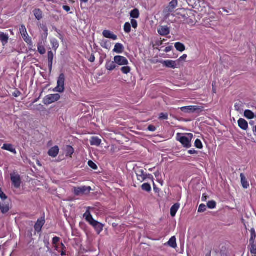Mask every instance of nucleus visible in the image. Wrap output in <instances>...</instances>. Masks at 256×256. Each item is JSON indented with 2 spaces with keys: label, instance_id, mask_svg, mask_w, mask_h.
Wrapping results in <instances>:
<instances>
[{
  "label": "nucleus",
  "instance_id": "1",
  "mask_svg": "<svg viewBox=\"0 0 256 256\" xmlns=\"http://www.w3.org/2000/svg\"><path fill=\"white\" fill-rule=\"evenodd\" d=\"M193 138L192 134H185L178 133L176 134V140L186 148H190L192 146L191 142Z\"/></svg>",
  "mask_w": 256,
  "mask_h": 256
},
{
  "label": "nucleus",
  "instance_id": "2",
  "mask_svg": "<svg viewBox=\"0 0 256 256\" xmlns=\"http://www.w3.org/2000/svg\"><path fill=\"white\" fill-rule=\"evenodd\" d=\"M250 239V252L252 256H256V233L254 228H251Z\"/></svg>",
  "mask_w": 256,
  "mask_h": 256
},
{
  "label": "nucleus",
  "instance_id": "3",
  "mask_svg": "<svg viewBox=\"0 0 256 256\" xmlns=\"http://www.w3.org/2000/svg\"><path fill=\"white\" fill-rule=\"evenodd\" d=\"M180 110L186 114L200 112L203 110L204 108L198 106H189L179 108Z\"/></svg>",
  "mask_w": 256,
  "mask_h": 256
},
{
  "label": "nucleus",
  "instance_id": "4",
  "mask_svg": "<svg viewBox=\"0 0 256 256\" xmlns=\"http://www.w3.org/2000/svg\"><path fill=\"white\" fill-rule=\"evenodd\" d=\"M177 0H172L169 4L164 9L163 11V14L165 18H168L170 16V14L174 11V8L178 6Z\"/></svg>",
  "mask_w": 256,
  "mask_h": 256
},
{
  "label": "nucleus",
  "instance_id": "5",
  "mask_svg": "<svg viewBox=\"0 0 256 256\" xmlns=\"http://www.w3.org/2000/svg\"><path fill=\"white\" fill-rule=\"evenodd\" d=\"M65 76L64 74H60L57 81V86L54 88V91L63 92L64 90Z\"/></svg>",
  "mask_w": 256,
  "mask_h": 256
},
{
  "label": "nucleus",
  "instance_id": "6",
  "mask_svg": "<svg viewBox=\"0 0 256 256\" xmlns=\"http://www.w3.org/2000/svg\"><path fill=\"white\" fill-rule=\"evenodd\" d=\"M92 190L90 186H83L81 187H74L73 192L75 196H78L80 194H88Z\"/></svg>",
  "mask_w": 256,
  "mask_h": 256
},
{
  "label": "nucleus",
  "instance_id": "7",
  "mask_svg": "<svg viewBox=\"0 0 256 256\" xmlns=\"http://www.w3.org/2000/svg\"><path fill=\"white\" fill-rule=\"evenodd\" d=\"M60 98L59 94H50L46 96L43 102L46 105L50 104L53 102L58 101Z\"/></svg>",
  "mask_w": 256,
  "mask_h": 256
},
{
  "label": "nucleus",
  "instance_id": "8",
  "mask_svg": "<svg viewBox=\"0 0 256 256\" xmlns=\"http://www.w3.org/2000/svg\"><path fill=\"white\" fill-rule=\"evenodd\" d=\"M10 176L12 186L16 188H20L22 183L20 175L17 172H14L10 174Z\"/></svg>",
  "mask_w": 256,
  "mask_h": 256
},
{
  "label": "nucleus",
  "instance_id": "9",
  "mask_svg": "<svg viewBox=\"0 0 256 256\" xmlns=\"http://www.w3.org/2000/svg\"><path fill=\"white\" fill-rule=\"evenodd\" d=\"M20 33L24 42L28 45L32 46V38L28 36L26 26L22 24L20 28Z\"/></svg>",
  "mask_w": 256,
  "mask_h": 256
},
{
  "label": "nucleus",
  "instance_id": "10",
  "mask_svg": "<svg viewBox=\"0 0 256 256\" xmlns=\"http://www.w3.org/2000/svg\"><path fill=\"white\" fill-rule=\"evenodd\" d=\"M114 60L116 64L119 66H127L128 64V61L126 58L121 56H116L114 57Z\"/></svg>",
  "mask_w": 256,
  "mask_h": 256
},
{
  "label": "nucleus",
  "instance_id": "11",
  "mask_svg": "<svg viewBox=\"0 0 256 256\" xmlns=\"http://www.w3.org/2000/svg\"><path fill=\"white\" fill-rule=\"evenodd\" d=\"M46 222L44 217H42L38 219L34 226L36 232H41L42 226Z\"/></svg>",
  "mask_w": 256,
  "mask_h": 256
},
{
  "label": "nucleus",
  "instance_id": "12",
  "mask_svg": "<svg viewBox=\"0 0 256 256\" xmlns=\"http://www.w3.org/2000/svg\"><path fill=\"white\" fill-rule=\"evenodd\" d=\"M136 174L137 179L140 182H142L147 178V174H144V170L142 169L138 168L136 170Z\"/></svg>",
  "mask_w": 256,
  "mask_h": 256
},
{
  "label": "nucleus",
  "instance_id": "13",
  "mask_svg": "<svg viewBox=\"0 0 256 256\" xmlns=\"http://www.w3.org/2000/svg\"><path fill=\"white\" fill-rule=\"evenodd\" d=\"M0 210L3 214L7 213L10 210L9 203L6 201L0 202Z\"/></svg>",
  "mask_w": 256,
  "mask_h": 256
},
{
  "label": "nucleus",
  "instance_id": "14",
  "mask_svg": "<svg viewBox=\"0 0 256 256\" xmlns=\"http://www.w3.org/2000/svg\"><path fill=\"white\" fill-rule=\"evenodd\" d=\"M164 66H165L168 68H176V61L172 60H166L161 62Z\"/></svg>",
  "mask_w": 256,
  "mask_h": 256
},
{
  "label": "nucleus",
  "instance_id": "15",
  "mask_svg": "<svg viewBox=\"0 0 256 256\" xmlns=\"http://www.w3.org/2000/svg\"><path fill=\"white\" fill-rule=\"evenodd\" d=\"M54 57V54L52 50L48 51V60L49 71L51 72L52 68L53 60Z\"/></svg>",
  "mask_w": 256,
  "mask_h": 256
},
{
  "label": "nucleus",
  "instance_id": "16",
  "mask_svg": "<svg viewBox=\"0 0 256 256\" xmlns=\"http://www.w3.org/2000/svg\"><path fill=\"white\" fill-rule=\"evenodd\" d=\"M117 66L115 62V61H112L111 60H107L105 68H106L109 70V71H112L116 68Z\"/></svg>",
  "mask_w": 256,
  "mask_h": 256
},
{
  "label": "nucleus",
  "instance_id": "17",
  "mask_svg": "<svg viewBox=\"0 0 256 256\" xmlns=\"http://www.w3.org/2000/svg\"><path fill=\"white\" fill-rule=\"evenodd\" d=\"M92 226L94 228L98 234H100L103 230L104 225L96 220L94 222Z\"/></svg>",
  "mask_w": 256,
  "mask_h": 256
},
{
  "label": "nucleus",
  "instance_id": "18",
  "mask_svg": "<svg viewBox=\"0 0 256 256\" xmlns=\"http://www.w3.org/2000/svg\"><path fill=\"white\" fill-rule=\"evenodd\" d=\"M104 36L106 38H110L112 40H116L118 36L108 30H104L102 32Z\"/></svg>",
  "mask_w": 256,
  "mask_h": 256
},
{
  "label": "nucleus",
  "instance_id": "19",
  "mask_svg": "<svg viewBox=\"0 0 256 256\" xmlns=\"http://www.w3.org/2000/svg\"><path fill=\"white\" fill-rule=\"evenodd\" d=\"M59 150L58 146H54L49 150L48 154L52 158H56L58 155Z\"/></svg>",
  "mask_w": 256,
  "mask_h": 256
},
{
  "label": "nucleus",
  "instance_id": "20",
  "mask_svg": "<svg viewBox=\"0 0 256 256\" xmlns=\"http://www.w3.org/2000/svg\"><path fill=\"white\" fill-rule=\"evenodd\" d=\"M158 33L162 36H166L170 34V30L167 26H162L158 30Z\"/></svg>",
  "mask_w": 256,
  "mask_h": 256
},
{
  "label": "nucleus",
  "instance_id": "21",
  "mask_svg": "<svg viewBox=\"0 0 256 256\" xmlns=\"http://www.w3.org/2000/svg\"><path fill=\"white\" fill-rule=\"evenodd\" d=\"M238 126L242 130H246L248 128V123L244 118H240L238 122Z\"/></svg>",
  "mask_w": 256,
  "mask_h": 256
},
{
  "label": "nucleus",
  "instance_id": "22",
  "mask_svg": "<svg viewBox=\"0 0 256 256\" xmlns=\"http://www.w3.org/2000/svg\"><path fill=\"white\" fill-rule=\"evenodd\" d=\"M32 13L36 18L40 20L43 18V12L40 8H35L33 10Z\"/></svg>",
  "mask_w": 256,
  "mask_h": 256
},
{
  "label": "nucleus",
  "instance_id": "23",
  "mask_svg": "<svg viewBox=\"0 0 256 256\" xmlns=\"http://www.w3.org/2000/svg\"><path fill=\"white\" fill-rule=\"evenodd\" d=\"M9 39L8 34H4L3 32H0V41L1 42L3 46H4L8 44Z\"/></svg>",
  "mask_w": 256,
  "mask_h": 256
},
{
  "label": "nucleus",
  "instance_id": "24",
  "mask_svg": "<svg viewBox=\"0 0 256 256\" xmlns=\"http://www.w3.org/2000/svg\"><path fill=\"white\" fill-rule=\"evenodd\" d=\"M240 178L242 186L244 188L247 189L248 188H249L250 184L244 174L242 173L240 174Z\"/></svg>",
  "mask_w": 256,
  "mask_h": 256
},
{
  "label": "nucleus",
  "instance_id": "25",
  "mask_svg": "<svg viewBox=\"0 0 256 256\" xmlns=\"http://www.w3.org/2000/svg\"><path fill=\"white\" fill-rule=\"evenodd\" d=\"M84 217L85 218L86 221L88 222L90 225H92L93 222L96 220L92 218V216L89 210H87L84 214Z\"/></svg>",
  "mask_w": 256,
  "mask_h": 256
},
{
  "label": "nucleus",
  "instance_id": "26",
  "mask_svg": "<svg viewBox=\"0 0 256 256\" xmlns=\"http://www.w3.org/2000/svg\"><path fill=\"white\" fill-rule=\"evenodd\" d=\"M124 46L120 43H116L114 46L113 52L117 54H122L124 52Z\"/></svg>",
  "mask_w": 256,
  "mask_h": 256
},
{
  "label": "nucleus",
  "instance_id": "27",
  "mask_svg": "<svg viewBox=\"0 0 256 256\" xmlns=\"http://www.w3.org/2000/svg\"><path fill=\"white\" fill-rule=\"evenodd\" d=\"M2 148L4 150L9 151L13 154L16 153V149L12 144H4Z\"/></svg>",
  "mask_w": 256,
  "mask_h": 256
},
{
  "label": "nucleus",
  "instance_id": "28",
  "mask_svg": "<svg viewBox=\"0 0 256 256\" xmlns=\"http://www.w3.org/2000/svg\"><path fill=\"white\" fill-rule=\"evenodd\" d=\"M180 204L179 203H176L174 204L170 208V215L172 217L176 216V214L180 208Z\"/></svg>",
  "mask_w": 256,
  "mask_h": 256
},
{
  "label": "nucleus",
  "instance_id": "29",
  "mask_svg": "<svg viewBox=\"0 0 256 256\" xmlns=\"http://www.w3.org/2000/svg\"><path fill=\"white\" fill-rule=\"evenodd\" d=\"M102 142V140L98 137L93 136L90 140V144L92 146H99Z\"/></svg>",
  "mask_w": 256,
  "mask_h": 256
},
{
  "label": "nucleus",
  "instance_id": "30",
  "mask_svg": "<svg viewBox=\"0 0 256 256\" xmlns=\"http://www.w3.org/2000/svg\"><path fill=\"white\" fill-rule=\"evenodd\" d=\"M174 46L176 50L180 52H182L186 50L184 45L180 42H177L175 43Z\"/></svg>",
  "mask_w": 256,
  "mask_h": 256
},
{
  "label": "nucleus",
  "instance_id": "31",
  "mask_svg": "<svg viewBox=\"0 0 256 256\" xmlns=\"http://www.w3.org/2000/svg\"><path fill=\"white\" fill-rule=\"evenodd\" d=\"M244 116L248 119H252L255 117V114L252 111L246 110L244 112Z\"/></svg>",
  "mask_w": 256,
  "mask_h": 256
},
{
  "label": "nucleus",
  "instance_id": "32",
  "mask_svg": "<svg viewBox=\"0 0 256 256\" xmlns=\"http://www.w3.org/2000/svg\"><path fill=\"white\" fill-rule=\"evenodd\" d=\"M168 244L170 247L172 248H176L177 246V244L176 242V238L174 236H172L168 242Z\"/></svg>",
  "mask_w": 256,
  "mask_h": 256
},
{
  "label": "nucleus",
  "instance_id": "33",
  "mask_svg": "<svg viewBox=\"0 0 256 256\" xmlns=\"http://www.w3.org/2000/svg\"><path fill=\"white\" fill-rule=\"evenodd\" d=\"M130 16L133 18H138L140 16V12L138 9L134 8L130 13Z\"/></svg>",
  "mask_w": 256,
  "mask_h": 256
},
{
  "label": "nucleus",
  "instance_id": "34",
  "mask_svg": "<svg viewBox=\"0 0 256 256\" xmlns=\"http://www.w3.org/2000/svg\"><path fill=\"white\" fill-rule=\"evenodd\" d=\"M50 43L53 50L56 52L59 46V43L58 40L56 38H52L50 40Z\"/></svg>",
  "mask_w": 256,
  "mask_h": 256
},
{
  "label": "nucleus",
  "instance_id": "35",
  "mask_svg": "<svg viewBox=\"0 0 256 256\" xmlns=\"http://www.w3.org/2000/svg\"><path fill=\"white\" fill-rule=\"evenodd\" d=\"M142 188L143 190L150 192L152 190V188L148 183H144L142 186Z\"/></svg>",
  "mask_w": 256,
  "mask_h": 256
},
{
  "label": "nucleus",
  "instance_id": "36",
  "mask_svg": "<svg viewBox=\"0 0 256 256\" xmlns=\"http://www.w3.org/2000/svg\"><path fill=\"white\" fill-rule=\"evenodd\" d=\"M124 30L126 33L129 34L131 31L130 24L128 22L125 23L124 26Z\"/></svg>",
  "mask_w": 256,
  "mask_h": 256
},
{
  "label": "nucleus",
  "instance_id": "37",
  "mask_svg": "<svg viewBox=\"0 0 256 256\" xmlns=\"http://www.w3.org/2000/svg\"><path fill=\"white\" fill-rule=\"evenodd\" d=\"M38 52L41 54H44L46 53V49L44 46L42 45L41 44H38Z\"/></svg>",
  "mask_w": 256,
  "mask_h": 256
},
{
  "label": "nucleus",
  "instance_id": "38",
  "mask_svg": "<svg viewBox=\"0 0 256 256\" xmlns=\"http://www.w3.org/2000/svg\"><path fill=\"white\" fill-rule=\"evenodd\" d=\"M120 70L124 74H128L130 72L131 68L130 66H126L122 67L120 68Z\"/></svg>",
  "mask_w": 256,
  "mask_h": 256
},
{
  "label": "nucleus",
  "instance_id": "39",
  "mask_svg": "<svg viewBox=\"0 0 256 256\" xmlns=\"http://www.w3.org/2000/svg\"><path fill=\"white\" fill-rule=\"evenodd\" d=\"M74 152V149L73 148L70 146H67L66 148V155H70V157H72V155Z\"/></svg>",
  "mask_w": 256,
  "mask_h": 256
},
{
  "label": "nucleus",
  "instance_id": "40",
  "mask_svg": "<svg viewBox=\"0 0 256 256\" xmlns=\"http://www.w3.org/2000/svg\"><path fill=\"white\" fill-rule=\"evenodd\" d=\"M194 146L198 148L201 149L203 148L202 144L201 142V140L199 139H196L194 142Z\"/></svg>",
  "mask_w": 256,
  "mask_h": 256
},
{
  "label": "nucleus",
  "instance_id": "41",
  "mask_svg": "<svg viewBox=\"0 0 256 256\" xmlns=\"http://www.w3.org/2000/svg\"><path fill=\"white\" fill-rule=\"evenodd\" d=\"M207 206L210 209H213L216 206V202L214 200L209 201L207 204Z\"/></svg>",
  "mask_w": 256,
  "mask_h": 256
},
{
  "label": "nucleus",
  "instance_id": "42",
  "mask_svg": "<svg viewBox=\"0 0 256 256\" xmlns=\"http://www.w3.org/2000/svg\"><path fill=\"white\" fill-rule=\"evenodd\" d=\"M62 250L60 251V254L62 256H66V247L63 243L60 244Z\"/></svg>",
  "mask_w": 256,
  "mask_h": 256
},
{
  "label": "nucleus",
  "instance_id": "43",
  "mask_svg": "<svg viewBox=\"0 0 256 256\" xmlns=\"http://www.w3.org/2000/svg\"><path fill=\"white\" fill-rule=\"evenodd\" d=\"M158 118L160 120H166L168 119V114L167 113H160L159 115Z\"/></svg>",
  "mask_w": 256,
  "mask_h": 256
},
{
  "label": "nucleus",
  "instance_id": "44",
  "mask_svg": "<svg viewBox=\"0 0 256 256\" xmlns=\"http://www.w3.org/2000/svg\"><path fill=\"white\" fill-rule=\"evenodd\" d=\"M88 164L89 166L93 170H96L98 169V166L92 160H89L88 162Z\"/></svg>",
  "mask_w": 256,
  "mask_h": 256
},
{
  "label": "nucleus",
  "instance_id": "45",
  "mask_svg": "<svg viewBox=\"0 0 256 256\" xmlns=\"http://www.w3.org/2000/svg\"><path fill=\"white\" fill-rule=\"evenodd\" d=\"M206 210V206L204 204H201L200 205L198 208V212H205Z\"/></svg>",
  "mask_w": 256,
  "mask_h": 256
},
{
  "label": "nucleus",
  "instance_id": "46",
  "mask_svg": "<svg viewBox=\"0 0 256 256\" xmlns=\"http://www.w3.org/2000/svg\"><path fill=\"white\" fill-rule=\"evenodd\" d=\"M0 198L2 200V201H4L6 200L8 198V196L2 192V190L0 188Z\"/></svg>",
  "mask_w": 256,
  "mask_h": 256
},
{
  "label": "nucleus",
  "instance_id": "47",
  "mask_svg": "<svg viewBox=\"0 0 256 256\" xmlns=\"http://www.w3.org/2000/svg\"><path fill=\"white\" fill-rule=\"evenodd\" d=\"M130 22L132 28H136L138 27L137 21L134 19H132Z\"/></svg>",
  "mask_w": 256,
  "mask_h": 256
},
{
  "label": "nucleus",
  "instance_id": "48",
  "mask_svg": "<svg viewBox=\"0 0 256 256\" xmlns=\"http://www.w3.org/2000/svg\"><path fill=\"white\" fill-rule=\"evenodd\" d=\"M60 240V238L55 236L52 238V243L54 245H56Z\"/></svg>",
  "mask_w": 256,
  "mask_h": 256
},
{
  "label": "nucleus",
  "instance_id": "49",
  "mask_svg": "<svg viewBox=\"0 0 256 256\" xmlns=\"http://www.w3.org/2000/svg\"><path fill=\"white\" fill-rule=\"evenodd\" d=\"M148 130L150 132H155L156 130V127L153 125H150L148 128Z\"/></svg>",
  "mask_w": 256,
  "mask_h": 256
},
{
  "label": "nucleus",
  "instance_id": "50",
  "mask_svg": "<svg viewBox=\"0 0 256 256\" xmlns=\"http://www.w3.org/2000/svg\"><path fill=\"white\" fill-rule=\"evenodd\" d=\"M101 46L104 48L108 49L109 44H108V42L106 40V42H104L102 44Z\"/></svg>",
  "mask_w": 256,
  "mask_h": 256
},
{
  "label": "nucleus",
  "instance_id": "51",
  "mask_svg": "<svg viewBox=\"0 0 256 256\" xmlns=\"http://www.w3.org/2000/svg\"><path fill=\"white\" fill-rule=\"evenodd\" d=\"M185 22L188 24L192 25H194V21L188 18H186V20H185Z\"/></svg>",
  "mask_w": 256,
  "mask_h": 256
},
{
  "label": "nucleus",
  "instance_id": "52",
  "mask_svg": "<svg viewBox=\"0 0 256 256\" xmlns=\"http://www.w3.org/2000/svg\"><path fill=\"white\" fill-rule=\"evenodd\" d=\"M95 59L94 55V54H92L88 58V61L90 62H94L95 61Z\"/></svg>",
  "mask_w": 256,
  "mask_h": 256
},
{
  "label": "nucleus",
  "instance_id": "53",
  "mask_svg": "<svg viewBox=\"0 0 256 256\" xmlns=\"http://www.w3.org/2000/svg\"><path fill=\"white\" fill-rule=\"evenodd\" d=\"M188 153L190 154H198V151L194 149H192L188 150Z\"/></svg>",
  "mask_w": 256,
  "mask_h": 256
},
{
  "label": "nucleus",
  "instance_id": "54",
  "mask_svg": "<svg viewBox=\"0 0 256 256\" xmlns=\"http://www.w3.org/2000/svg\"><path fill=\"white\" fill-rule=\"evenodd\" d=\"M208 198V196L206 194H204L202 196V200L203 202H206Z\"/></svg>",
  "mask_w": 256,
  "mask_h": 256
},
{
  "label": "nucleus",
  "instance_id": "55",
  "mask_svg": "<svg viewBox=\"0 0 256 256\" xmlns=\"http://www.w3.org/2000/svg\"><path fill=\"white\" fill-rule=\"evenodd\" d=\"M62 8H63V9H64V10H66V12H70V7L69 6H62Z\"/></svg>",
  "mask_w": 256,
  "mask_h": 256
},
{
  "label": "nucleus",
  "instance_id": "56",
  "mask_svg": "<svg viewBox=\"0 0 256 256\" xmlns=\"http://www.w3.org/2000/svg\"><path fill=\"white\" fill-rule=\"evenodd\" d=\"M20 94H21V92L20 91H17L16 92H14L13 94V96L14 97L17 98V97L19 96Z\"/></svg>",
  "mask_w": 256,
  "mask_h": 256
},
{
  "label": "nucleus",
  "instance_id": "57",
  "mask_svg": "<svg viewBox=\"0 0 256 256\" xmlns=\"http://www.w3.org/2000/svg\"><path fill=\"white\" fill-rule=\"evenodd\" d=\"M187 58V55L184 54L182 55V56H180L179 58V60H185V59Z\"/></svg>",
  "mask_w": 256,
  "mask_h": 256
},
{
  "label": "nucleus",
  "instance_id": "58",
  "mask_svg": "<svg viewBox=\"0 0 256 256\" xmlns=\"http://www.w3.org/2000/svg\"><path fill=\"white\" fill-rule=\"evenodd\" d=\"M81 3H87L88 2V0H80Z\"/></svg>",
  "mask_w": 256,
  "mask_h": 256
},
{
  "label": "nucleus",
  "instance_id": "59",
  "mask_svg": "<svg viewBox=\"0 0 256 256\" xmlns=\"http://www.w3.org/2000/svg\"><path fill=\"white\" fill-rule=\"evenodd\" d=\"M253 132H254V134L255 136H256V126L254 128Z\"/></svg>",
  "mask_w": 256,
  "mask_h": 256
},
{
  "label": "nucleus",
  "instance_id": "60",
  "mask_svg": "<svg viewBox=\"0 0 256 256\" xmlns=\"http://www.w3.org/2000/svg\"><path fill=\"white\" fill-rule=\"evenodd\" d=\"M54 248L56 250H58V246L56 244L54 245Z\"/></svg>",
  "mask_w": 256,
  "mask_h": 256
},
{
  "label": "nucleus",
  "instance_id": "61",
  "mask_svg": "<svg viewBox=\"0 0 256 256\" xmlns=\"http://www.w3.org/2000/svg\"><path fill=\"white\" fill-rule=\"evenodd\" d=\"M169 50H170L169 48H166L165 51L166 52H169Z\"/></svg>",
  "mask_w": 256,
  "mask_h": 256
},
{
  "label": "nucleus",
  "instance_id": "62",
  "mask_svg": "<svg viewBox=\"0 0 256 256\" xmlns=\"http://www.w3.org/2000/svg\"><path fill=\"white\" fill-rule=\"evenodd\" d=\"M158 173H159V172H156V173L154 174V175H155V176H156V177H157V176H158Z\"/></svg>",
  "mask_w": 256,
  "mask_h": 256
},
{
  "label": "nucleus",
  "instance_id": "63",
  "mask_svg": "<svg viewBox=\"0 0 256 256\" xmlns=\"http://www.w3.org/2000/svg\"><path fill=\"white\" fill-rule=\"evenodd\" d=\"M149 170H150V171H152V168H150V169H149Z\"/></svg>",
  "mask_w": 256,
  "mask_h": 256
},
{
  "label": "nucleus",
  "instance_id": "64",
  "mask_svg": "<svg viewBox=\"0 0 256 256\" xmlns=\"http://www.w3.org/2000/svg\"><path fill=\"white\" fill-rule=\"evenodd\" d=\"M45 29H46V30H46V31H47V30H47V28H45Z\"/></svg>",
  "mask_w": 256,
  "mask_h": 256
}]
</instances>
